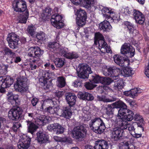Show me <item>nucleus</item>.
<instances>
[{
  "mask_svg": "<svg viewBox=\"0 0 149 149\" xmlns=\"http://www.w3.org/2000/svg\"><path fill=\"white\" fill-rule=\"evenodd\" d=\"M48 47L52 52L55 53H59L67 59H72L77 58L79 57L77 53L75 52H68L66 49L60 48L59 44L56 42H49Z\"/></svg>",
  "mask_w": 149,
  "mask_h": 149,
  "instance_id": "1",
  "label": "nucleus"
},
{
  "mask_svg": "<svg viewBox=\"0 0 149 149\" xmlns=\"http://www.w3.org/2000/svg\"><path fill=\"white\" fill-rule=\"evenodd\" d=\"M102 12L104 17L109 19L110 22H117L120 20L119 16L116 15L113 9L104 7L102 9Z\"/></svg>",
  "mask_w": 149,
  "mask_h": 149,
  "instance_id": "2",
  "label": "nucleus"
},
{
  "mask_svg": "<svg viewBox=\"0 0 149 149\" xmlns=\"http://www.w3.org/2000/svg\"><path fill=\"white\" fill-rule=\"evenodd\" d=\"M95 37L98 40L99 44L98 48L102 53H111L112 51L110 46H109L104 41V39L102 35L99 33H96Z\"/></svg>",
  "mask_w": 149,
  "mask_h": 149,
  "instance_id": "3",
  "label": "nucleus"
},
{
  "mask_svg": "<svg viewBox=\"0 0 149 149\" xmlns=\"http://www.w3.org/2000/svg\"><path fill=\"white\" fill-rule=\"evenodd\" d=\"M77 72L79 77L86 79H88L89 76L88 74H91L92 71L88 65L86 64L82 63L79 65Z\"/></svg>",
  "mask_w": 149,
  "mask_h": 149,
  "instance_id": "4",
  "label": "nucleus"
},
{
  "mask_svg": "<svg viewBox=\"0 0 149 149\" xmlns=\"http://www.w3.org/2000/svg\"><path fill=\"white\" fill-rule=\"evenodd\" d=\"M85 126L84 124H82L74 127L72 132L73 137L78 139H83L86 136L87 132Z\"/></svg>",
  "mask_w": 149,
  "mask_h": 149,
  "instance_id": "5",
  "label": "nucleus"
},
{
  "mask_svg": "<svg viewBox=\"0 0 149 149\" xmlns=\"http://www.w3.org/2000/svg\"><path fill=\"white\" fill-rule=\"evenodd\" d=\"M13 8L17 12L25 13L27 9L26 3L23 0H15L13 3Z\"/></svg>",
  "mask_w": 149,
  "mask_h": 149,
  "instance_id": "6",
  "label": "nucleus"
},
{
  "mask_svg": "<svg viewBox=\"0 0 149 149\" xmlns=\"http://www.w3.org/2000/svg\"><path fill=\"white\" fill-rule=\"evenodd\" d=\"M7 40L8 45L11 49H15L18 47V42L19 40V36L15 33H12L8 34Z\"/></svg>",
  "mask_w": 149,
  "mask_h": 149,
  "instance_id": "7",
  "label": "nucleus"
},
{
  "mask_svg": "<svg viewBox=\"0 0 149 149\" xmlns=\"http://www.w3.org/2000/svg\"><path fill=\"white\" fill-rule=\"evenodd\" d=\"M121 53L128 58H132L135 54V49L129 43H124L120 49Z\"/></svg>",
  "mask_w": 149,
  "mask_h": 149,
  "instance_id": "8",
  "label": "nucleus"
},
{
  "mask_svg": "<svg viewBox=\"0 0 149 149\" xmlns=\"http://www.w3.org/2000/svg\"><path fill=\"white\" fill-rule=\"evenodd\" d=\"M23 111L18 107H13L9 111L8 116L9 118L13 120H17L21 116Z\"/></svg>",
  "mask_w": 149,
  "mask_h": 149,
  "instance_id": "9",
  "label": "nucleus"
},
{
  "mask_svg": "<svg viewBox=\"0 0 149 149\" xmlns=\"http://www.w3.org/2000/svg\"><path fill=\"white\" fill-rule=\"evenodd\" d=\"M31 138L26 134H23L20 137L18 147L19 149H28L30 146Z\"/></svg>",
  "mask_w": 149,
  "mask_h": 149,
  "instance_id": "10",
  "label": "nucleus"
},
{
  "mask_svg": "<svg viewBox=\"0 0 149 149\" xmlns=\"http://www.w3.org/2000/svg\"><path fill=\"white\" fill-rule=\"evenodd\" d=\"M77 24L78 26L82 27L86 24L87 18L86 12L84 10L81 9L78 10L77 12Z\"/></svg>",
  "mask_w": 149,
  "mask_h": 149,
  "instance_id": "11",
  "label": "nucleus"
},
{
  "mask_svg": "<svg viewBox=\"0 0 149 149\" xmlns=\"http://www.w3.org/2000/svg\"><path fill=\"white\" fill-rule=\"evenodd\" d=\"M62 19L63 17L61 15L55 14L52 16L51 19V23L55 27L60 29L62 28L64 25Z\"/></svg>",
  "mask_w": 149,
  "mask_h": 149,
  "instance_id": "12",
  "label": "nucleus"
},
{
  "mask_svg": "<svg viewBox=\"0 0 149 149\" xmlns=\"http://www.w3.org/2000/svg\"><path fill=\"white\" fill-rule=\"evenodd\" d=\"M74 4L77 5L81 3L82 6L90 9L92 5H97L98 4L97 0H71Z\"/></svg>",
  "mask_w": 149,
  "mask_h": 149,
  "instance_id": "13",
  "label": "nucleus"
},
{
  "mask_svg": "<svg viewBox=\"0 0 149 149\" xmlns=\"http://www.w3.org/2000/svg\"><path fill=\"white\" fill-rule=\"evenodd\" d=\"M44 51L38 47H30L29 50L28 56L31 58L40 59L39 57L43 53Z\"/></svg>",
  "mask_w": 149,
  "mask_h": 149,
  "instance_id": "14",
  "label": "nucleus"
},
{
  "mask_svg": "<svg viewBox=\"0 0 149 149\" xmlns=\"http://www.w3.org/2000/svg\"><path fill=\"white\" fill-rule=\"evenodd\" d=\"M115 63L122 67H127L129 65L130 61L128 58H124L118 54H115L113 56Z\"/></svg>",
  "mask_w": 149,
  "mask_h": 149,
  "instance_id": "15",
  "label": "nucleus"
},
{
  "mask_svg": "<svg viewBox=\"0 0 149 149\" xmlns=\"http://www.w3.org/2000/svg\"><path fill=\"white\" fill-rule=\"evenodd\" d=\"M108 145L107 142L104 140H98L95 142V146L93 147L91 145L85 146L84 149H108Z\"/></svg>",
  "mask_w": 149,
  "mask_h": 149,
  "instance_id": "16",
  "label": "nucleus"
},
{
  "mask_svg": "<svg viewBox=\"0 0 149 149\" xmlns=\"http://www.w3.org/2000/svg\"><path fill=\"white\" fill-rule=\"evenodd\" d=\"M117 124L119 127L115 128L111 134V138L115 141H118L122 137L124 132L121 125L118 123V121Z\"/></svg>",
  "mask_w": 149,
  "mask_h": 149,
  "instance_id": "17",
  "label": "nucleus"
},
{
  "mask_svg": "<svg viewBox=\"0 0 149 149\" xmlns=\"http://www.w3.org/2000/svg\"><path fill=\"white\" fill-rule=\"evenodd\" d=\"M14 88L16 91L23 93L27 91L28 87L26 81L20 80L14 84Z\"/></svg>",
  "mask_w": 149,
  "mask_h": 149,
  "instance_id": "18",
  "label": "nucleus"
},
{
  "mask_svg": "<svg viewBox=\"0 0 149 149\" xmlns=\"http://www.w3.org/2000/svg\"><path fill=\"white\" fill-rule=\"evenodd\" d=\"M127 111H125L121 115H118V117L119 120L118 121H122L123 119L128 121H131L133 119L134 113L130 110L128 109Z\"/></svg>",
  "mask_w": 149,
  "mask_h": 149,
  "instance_id": "19",
  "label": "nucleus"
},
{
  "mask_svg": "<svg viewBox=\"0 0 149 149\" xmlns=\"http://www.w3.org/2000/svg\"><path fill=\"white\" fill-rule=\"evenodd\" d=\"M13 80L10 76L0 77V87L7 88L13 83Z\"/></svg>",
  "mask_w": 149,
  "mask_h": 149,
  "instance_id": "20",
  "label": "nucleus"
},
{
  "mask_svg": "<svg viewBox=\"0 0 149 149\" xmlns=\"http://www.w3.org/2000/svg\"><path fill=\"white\" fill-rule=\"evenodd\" d=\"M112 105L114 106L116 108L120 109L118 111V114L121 115L125 111H127V106L122 101L119 100L112 104Z\"/></svg>",
  "mask_w": 149,
  "mask_h": 149,
  "instance_id": "21",
  "label": "nucleus"
},
{
  "mask_svg": "<svg viewBox=\"0 0 149 149\" xmlns=\"http://www.w3.org/2000/svg\"><path fill=\"white\" fill-rule=\"evenodd\" d=\"M121 69L115 67H110L108 68L103 70V74L106 76L111 77L116 72H120Z\"/></svg>",
  "mask_w": 149,
  "mask_h": 149,
  "instance_id": "22",
  "label": "nucleus"
},
{
  "mask_svg": "<svg viewBox=\"0 0 149 149\" xmlns=\"http://www.w3.org/2000/svg\"><path fill=\"white\" fill-rule=\"evenodd\" d=\"M134 17L136 22L139 24H142L145 20L144 15L139 11L134 10Z\"/></svg>",
  "mask_w": 149,
  "mask_h": 149,
  "instance_id": "23",
  "label": "nucleus"
},
{
  "mask_svg": "<svg viewBox=\"0 0 149 149\" xmlns=\"http://www.w3.org/2000/svg\"><path fill=\"white\" fill-rule=\"evenodd\" d=\"M77 97L73 93H69L66 96V100L70 107H72L75 103Z\"/></svg>",
  "mask_w": 149,
  "mask_h": 149,
  "instance_id": "24",
  "label": "nucleus"
},
{
  "mask_svg": "<svg viewBox=\"0 0 149 149\" xmlns=\"http://www.w3.org/2000/svg\"><path fill=\"white\" fill-rule=\"evenodd\" d=\"M50 120V118L48 116L40 115L37 118L36 122L38 125H44L48 123Z\"/></svg>",
  "mask_w": 149,
  "mask_h": 149,
  "instance_id": "25",
  "label": "nucleus"
},
{
  "mask_svg": "<svg viewBox=\"0 0 149 149\" xmlns=\"http://www.w3.org/2000/svg\"><path fill=\"white\" fill-rule=\"evenodd\" d=\"M103 122L99 118H96L92 119L89 124L90 128L93 131L95 129V127L98 126Z\"/></svg>",
  "mask_w": 149,
  "mask_h": 149,
  "instance_id": "26",
  "label": "nucleus"
},
{
  "mask_svg": "<svg viewBox=\"0 0 149 149\" xmlns=\"http://www.w3.org/2000/svg\"><path fill=\"white\" fill-rule=\"evenodd\" d=\"M141 93L138 88H134L131 89L129 91H126L123 92L124 95L133 98H134L137 96L138 94Z\"/></svg>",
  "mask_w": 149,
  "mask_h": 149,
  "instance_id": "27",
  "label": "nucleus"
},
{
  "mask_svg": "<svg viewBox=\"0 0 149 149\" xmlns=\"http://www.w3.org/2000/svg\"><path fill=\"white\" fill-rule=\"evenodd\" d=\"M36 134L37 140L39 143H45L48 141V136L44 133L38 132Z\"/></svg>",
  "mask_w": 149,
  "mask_h": 149,
  "instance_id": "28",
  "label": "nucleus"
},
{
  "mask_svg": "<svg viewBox=\"0 0 149 149\" xmlns=\"http://www.w3.org/2000/svg\"><path fill=\"white\" fill-rule=\"evenodd\" d=\"M118 123L119 124H121L122 126V127L124 129H125L128 128V130L131 135L132 133L134 132L135 128L134 126L132 124H127V123L125 121H118Z\"/></svg>",
  "mask_w": 149,
  "mask_h": 149,
  "instance_id": "29",
  "label": "nucleus"
},
{
  "mask_svg": "<svg viewBox=\"0 0 149 149\" xmlns=\"http://www.w3.org/2000/svg\"><path fill=\"white\" fill-rule=\"evenodd\" d=\"M29 64L30 68L32 70L36 69L38 66L40 64L41 62V61L40 59L38 58H30Z\"/></svg>",
  "mask_w": 149,
  "mask_h": 149,
  "instance_id": "30",
  "label": "nucleus"
},
{
  "mask_svg": "<svg viewBox=\"0 0 149 149\" xmlns=\"http://www.w3.org/2000/svg\"><path fill=\"white\" fill-rule=\"evenodd\" d=\"M26 122L27 123L28 132L33 134V133L35 132L38 128V126L31 121L28 120H26Z\"/></svg>",
  "mask_w": 149,
  "mask_h": 149,
  "instance_id": "31",
  "label": "nucleus"
},
{
  "mask_svg": "<svg viewBox=\"0 0 149 149\" xmlns=\"http://www.w3.org/2000/svg\"><path fill=\"white\" fill-rule=\"evenodd\" d=\"M107 19L108 20H104L100 24L99 27L101 30L107 31L112 29V27L109 23L110 21L109 20V19Z\"/></svg>",
  "mask_w": 149,
  "mask_h": 149,
  "instance_id": "32",
  "label": "nucleus"
},
{
  "mask_svg": "<svg viewBox=\"0 0 149 149\" xmlns=\"http://www.w3.org/2000/svg\"><path fill=\"white\" fill-rule=\"evenodd\" d=\"M18 96L17 95H14L12 92H9L7 94L8 101L12 105H15L16 100L18 99Z\"/></svg>",
  "mask_w": 149,
  "mask_h": 149,
  "instance_id": "33",
  "label": "nucleus"
},
{
  "mask_svg": "<svg viewBox=\"0 0 149 149\" xmlns=\"http://www.w3.org/2000/svg\"><path fill=\"white\" fill-rule=\"evenodd\" d=\"M90 81L94 83L102 84L103 77L95 74H91L90 75Z\"/></svg>",
  "mask_w": 149,
  "mask_h": 149,
  "instance_id": "34",
  "label": "nucleus"
},
{
  "mask_svg": "<svg viewBox=\"0 0 149 149\" xmlns=\"http://www.w3.org/2000/svg\"><path fill=\"white\" fill-rule=\"evenodd\" d=\"M62 110L63 116L66 118H70L72 115L70 107H63Z\"/></svg>",
  "mask_w": 149,
  "mask_h": 149,
  "instance_id": "35",
  "label": "nucleus"
},
{
  "mask_svg": "<svg viewBox=\"0 0 149 149\" xmlns=\"http://www.w3.org/2000/svg\"><path fill=\"white\" fill-rule=\"evenodd\" d=\"M51 8L49 7L45 8L42 11L41 15V17L42 19L45 21L48 18V17L51 15Z\"/></svg>",
  "mask_w": 149,
  "mask_h": 149,
  "instance_id": "36",
  "label": "nucleus"
},
{
  "mask_svg": "<svg viewBox=\"0 0 149 149\" xmlns=\"http://www.w3.org/2000/svg\"><path fill=\"white\" fill-rule=\"evenodd\" d=\"M126 68L121 72L122 75L125 77L131 76L134 74V71L132 68H130L125 67Z\"/></svg>",
  "mask_w": 149,
  "mask_h": 149,
  "instance_id": "37",
  "label": "nucleus"
},
{
  "mask_svg": "<svg viewBox=\"0 0 149 149\" xmlns=\"http://www.w3.org/2000/svg\"><path fill=\"white\" fill-rule=\"evenodd\" d=\"M29 15L28 10L25 11V13H22V15H20L19 16V22L21 23L25 24L29 17Z\"/></svg>",
  "mask_w": 149,
  "mask_h": 149,
  "instance_id": "38",
  "label": "nucleus"
},
{
  "mask_svg": "<svg viewBox=\"0 0 149 149\" xmlns=\"http://www.w3.org/2000/svg\"><path fill=\"white\" fill-rule=\"evenodd\" d=\"M54 63L57 68H61L65 64V60L61 58H57L54 60Z\"/></svg>",
  "mask_w": 149,
  "mask_h": 149,
  "instance_id": "39",
  "label": "nucleus"
},
{
  "mask_svg": "<svg viewBox=\"0 0 149 149\" xmlns=\"http://www.w3.org/2000/svg\"><path fill=\"white\" fill-rule=\"evenodd\" d=\"M59 109V108L57 106H54L52 107L49 106L47 108V111L51 114H55L58 115V112Z\"/></svg>",
  "mask_w": 149,
  "mask_h": 149,
  "instance_id": "40",
  "label": "nucleus"
},
{
  "mask_svg": "<svg viewBox=\"0 0 149 149\" xmlns=\"http://www.w3.org/2000/svg\"><path fill=\"white\" fill-rule=\"evenodd\" d=\"M124 85V82L123 80L120 79L115 82L113 88L114 89L118 91L123 88Z\"/></svg>",
  "mask_w": 149,
  "mask_h": 149,
  "instance_id": "41",
  "label": "nucleus"
},
{
  "mask_svg": "<svg viewBox=\"0 0 149 149\" xmlns=\"http://www.w3.org/2000/svg\"><path fill=\"white\" fill-rule=\"evenodd\" d=\"M2 52L4 55L9 56L10 58L15 57V53L8 47L4 48Z\"/></svg>",
  "mask_w": 149,
  "mask_h": 149,
  "instance_id": "42",
  "label": "nucleus"
},
{
  "mask_svg": "<svg viewBox=\"0 0 149 149\" xmlns=\"http://www.w3.org/2000/svg\"><path fill=\"white\" fill-rule=\"evenodd\" d=\"M57 85L60 88L64 87L66 85L65 79L63 76L59 77L57 79Z\"/></svg>",
  "mask_w": 149,
  "mask_h": 149,
  "instance_id": "43",
  "label": "nucleus"
},
{
  "mask_svg": "<svg viewBox=\"0 0 149 149\" xmlns=\"http://www.w3.org/2000/svg\"><path fill=\"white\" fill-rule=\"evenodd\" d=\"M105 128V126L103 122L98 126L95 127V129L93 131L95 133L100 134L104 131Z\"/></svg>",
  "mask_w": 149,
  "mask_h": 149,
  "instance_id": "44",
  "label": "nucleus"
},
{
  "mask_svg": "<svg viewBox=\"0 0 149 149\" xmlns=\"http://www.w3.org/2000/svg\"><path fill=\"white\" fill-rule=\"evenodd\" d=\"M114 106L112 105V104L111 105H108L106 109V113L109 116L113 115L114 108H116L115 107H114Z\"/></svg>",
  "mask_w": 149,
  "mask_h": 149,
  "instance_id": "45",
  "label": "nucleus"
},
{
  "mask_svg": "<svg viewBox=\"0 0 149 149\" xmlns=\"http://www.w3.org/2000/svg\"><path fill=\"white\" fill-rule=\"evenodd\" d=\"M124 142L122 143V146L119 147L120 149H128V142L130 141V138L127 137H124L123 138Z\"/></svg>",
  "mask_w": 149,
  "mask_h": 149,
  "instance_id": "46",
  "label": "nucleus"
},
{
  "mask_svg": "<svg viewBox=\"0 0 149 149\" xmlns=\"http://www.w3.org/2000/svg\"><path fill=\"white\" fill-rule=\"evenodd\" d=\"M102 84L104 85H109L113 82V80L111 78L103 77Z\"/></svg>",
  "mask_w": 149,
  "mask_h": 149,
  "instance_id": "47",
  "label": "nucleus"
},
{
  "mask_svg": "<svg viewBox=\"0 0 149 149\" xmlns=\"http://www.w3.org/2000/svg\"><path fill=\"white\" fill-rule=\"evenodd\" d=\"M52 75V73L48 71H43L42 72V76L47 80L51 78Z\"/></svg>",
  "mask_w": 149,
  "mask_h": 149,
  "instance_id": "48",
  "label": "nucleus"
},
{
  "mask_svg": "<svg viewBox=\"0 0 149 149\" xmlns=\"http://www.w3.org/2000/svg\"><path fill=\"white\" fill-rule=\"evenodd\" d=\"M35 29V26L33 25H31L28 26L27 30L28 33L32 36L34 35Z\"/></svg>",
  "mask_w": 149,
  "mask_h": 149,
  "instance_id": "49",
  "label": "nucleus"
},
{
  "mask_svg": "<svg viewBox=\"0 0 149 149\" xmlns=\"http://www.w3.org/2000/svg\"><path fill=\"white\" fill-rule=\"evenodd\" d=\"M133 119L137 122H139L140 123H142L143 121L142 116L138 113L135 114L134 117H133Z\"/></svg>",
  "mask_w": 149,
  "mask_h": 149,
  "instance_id": "50",
  "label": "nucleus"
},
{
  "mask_svg": "<svg viewBox=\"0 0 149 149\" xmlns=\"http://www.w3.org/2000/svg\"><path fill=\"white\" fill-rule=\"evenodd\" d=\"M38 39L40 40H44L45 39V34L43 32L41 31L38 33L36 36Z\"/></svg>",
  "mask_w": 149,
  "mask_h": 149,
  "instance_id": "51",
  "label": "nucleus"
},
{
  "mask_svg": "<svg viewBox=\"0 0 149 149\" xmlns=\"http://www.w3.org/2000/svg\"><path fill=\"white\" fill-rule=\"evenodd\" d=\"M92 82H86L85 85V86L87 89L91 90L94 88L96 87V85L92 83Z\"/></svg>",
  "mask_w": 149,
  "mask_h": 149,
  "instance_id": "52",
  "label": "nucleus"
},
{
  "mask_svg": "<svg viewBox=\"0 0 149 149\" xmlns=\"http://www.w3.org/2000/svg\"><path fill=\"white\" fill-rule=\"evenodd\" d=\"M56 131H57L56 133L57 134H62L63 133L64 131V128L59 124L58 123Z\"/></svg>",
  "mask_w": 149,
  "mask_h": 149,
  "instance_id": "53",
  "label": "nucleus"
},
{
  "mask_svg": "<svg viewBox=\"0 0 149 149\" xmlns=\"http://www.w3.org/2000/svg\"><path fill=\"white\" fill-rule=\"evenodd\" d=\"M125 137H127V138H130V141L128 142V149H135V147L132 144H131L133 140L132 139V136H127Z\"/></svg>",
  "mask_w": 149,
  "mask_h": 149,
  "instance_id": "54",
  "label": "nucleus"
},
{
  "mask_svg": "<svg viewBox=\"0 0 149 149\" xmlns=\"http://www.w3.org/2000/svg\"><path fill=\"white\" fill-rule=\"evenodd\" d=\"M124 24L128 29L130 32V31H131L132 30V29H133L134 28V25L129 22L126 21L125 22Z\"/></svg>",
  "mask_w": 149,
  "mask_h": 149,
  "instance_id": "55",
  "label": "nucleus"
},
{
  "mask_svg": "<svg viewBox=\"0 0 149 149\" xmlns=\"http://www.w3.org/2000/svg\"><path fill=\"white\" fill-rule=\"evenodd\" d=\"M12 58L11 61L10 62V63H12L13 62L16 63H17L20 62L21 60V58L19 56H17L16 54H15V56L14 57H11Z\"/></svg>",
  "mask_w": 149,
  "mask_h": 149,
  "instance_id": "56",
  "label": "nucleus"
},
{
  "mask_svg": "<svg viewBox=\"0 0 149 149\" xmlns=\"http://www.w3.org/2000/svg\"><path fill=\"white\" fill-rule=\"evenodd\" d=\"M21 126V124L19 122H16L14 123L13 129L15 132L17 131V129Z\"/></svg>",
  "mask_w": 149,
  "mask_h": 149,
  "instance_id": "57",
  "label": "nucleus"
},
{
  "mask_svg": "<svg viewBox=\"0 0 149 149\" xmlns=\"http://www.w3.org/2000/svg\"><path fill=\"white\" fill-rule=\"evenodd\" d=\"M47 81V80L42 76L39 79V82L42 86H45Z\"/></svg>",
  "mask_w": 149,
  "mask_h": 149,
  "instance_id": "58",
  "label": "nucleus"
},
{
  "mask_svg": "<svg viewBox=\"0 0 149 149\" xmlns=\"http://www.w3.org/2000/svg\"><path fill=\"white\" fill-rule=\"evenodd\" d=\"M86 92H79L78 93L77 96L78 97L81 99L84 100L86 99Z\"/></svg>",
  "mask_w": 149,
  "mask_h": 149,
  "instance_id": "59",
  "label": "nucleus"
},
{
  "mask_svg": "<svg viewBox=\"0 0 149 149\" xmlns=\"http://www.w3.org/2000/svg\"><path fill=\"white\" fill-rule=\"evenodd\" d=\"M86 99L87 100H92L94 99V97L92 94L88 93H86Z\"/></svg>",
  "mask_w": 149,
  "mask_h": 149,
  "instance_id": "60",
  "label": "nucleus"
},
{
  "mask_svg": "<svg viewBox=\"0 0 149 149\" xmlns=\"http://www.w3.org/2000/svg\"><path fill=\"white\" fill-rule=\"evenodd\" d=\"M81 83L78 79L75 80L73 83V85L75 87H78L81 86Z\"/></svg>",
  "mask_w": 149,
  "mask_h": 149,
  "instance_id": "61",
  "label": "nucleus"
},
{
  "mask_svg": "<svg viewBox=\"0 0 149 149\" xmlns=\"http://www.w3.org/2000/svg\"><path fill=\"white\" fill-rule=\"evenodd\" d=\"M53 102L52 100L50 99H48L46 100H45L44 101H43V102L42 104L41 107V109H44V106L46 105L47 103L48 102Z\"/></svg>",
  "mask_w": 149,
  "mask_h": 149,
  "instance_id": "62",
  "label": "nucleus"
},
{
  "mask_svg": "<svg viewBox=\"0 0 149 149\" xmlns=\"http://www.w3.org/2000/svg\"><path fill=\"white\" fill-rule=\"evenodd\" d=\"M116 98L113 97L111 99H103L102 98L101 100L105 102H110L116 100Z\"/></svg>",
  "mask_w": 149,
  "mask_h": 149,
  "instance_id": "63",
  "label": "nucleus"
},
{
  "mask_svg": "<svg viewBox=\"0 0 149 149\" xmlns=\"http://www.w3.org/2000/svg\"><path fill=\"white\" fill-rule=\"evenodd\" d=\"M39 100L38 98L34 97L31 100V103L32 105L33 106H35L38 102Z\"/></svg>",
  "mask_w": 149,
  "mask_h": 149,
  "instance_id": "64",
  "label": "nucleus"
}]
</instances>
